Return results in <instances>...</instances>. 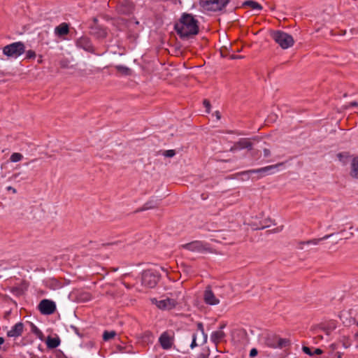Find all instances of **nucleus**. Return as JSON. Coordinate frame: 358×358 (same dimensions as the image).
<instances>
[{
	"label": "nucleus",
	"instance_id": "obj_30",
	"mask_svg": "<svg viewBox=\"0 0 358 358\" xmlns=\"http://www.w3.org/2000/svg\"><path fill=\"white\" fill-rule=\"evenodd\" d=\"M203 106L206 108V112L209 113L210 110V103L208 99H204L203 101Z\"/></svg>",
	"mask_w": 358,
	"mask_h": 358
},
{
	"label": "nucleus",
	"instance_id": "obj_4",
	"mask_svg": "<svg viewBox=\"0 0 358 358\" xmlns=\"http://www.w3.org/2000/svg\"><path fill=\"white\" fill-rule=\"evenodd\" d=\"M160 279V275L155 270L148 269L142 273V285L149 288L155 287Z\"/></svg>",
	"mask_w": 358,
	"mask_h": 358
},
{
	"label": "nucleus",
	"instance_id": "obj_51",
	"mask_svg": "<svg viewBox=\"0 0 358 358\" xmlns=\"http://www.w3.org/2000/svg\"><path fill=\"white\" fill-rule=\"evenodd\" d=\"M230 1V0H225V6L227 5V3Z\"/></svg>",
	"mask_w": 358,
	"mask_h": 358
},
{
	"label": "nucleus",
	"instance_id": "obj_42",
	"mask_svg": "<svg viewBox=\"0 0 358 358\" xmlns=\"http://www.w3.org/2000/svg\"><path fill=\"white\" fill-rule=\"evenodd\" d=\"M358 106V103L357 101H352L349 103V107H356Z\"/></svg>",
	"mask_w": 358,
	"mask_h": 358
},
{
	"label": "nucleus",
	"instance_id": "obj_19",
	"mask_svg": "<svg viewBox=\"0 0 358 358\" xmlns=\"http://www.w3.org/2000/svg\"><path fill=\"white\" fill-rule=\"evenodd\" d=\"M222 329H224V324H220V330L213 331L211 334V341L215 345L222 342L224 338V332L222 331Z\"/></svg>",
	"mask_w": 358,
	"mask_h": 358
},
{
	"label": "nucleus",
	"instance_id": "obj_13",
	"mask_svg": "<svg viewBox=\"0 0 358 358\" xmlns=\"http://www.w3.org/2000/svg\"><path fill=\"white\" fill-rule=\"evenodd\" d=\"M177 304L178 302L176 300L171 298H166L157 301V306L162 310H171L176 308Z\"/></svg>",
	"mask_w": 358,
	"mask_h": 358
},
{
	"label": "nucleus",
	"instance_id": "obj_35",
	"mask_svg": "<svg viewBox=\"0 0 358 358\" xmlns=\"http://www.w3.org/2000/svg\"><path fill=\"white\" fill-rule=\"evenodd\" d=\"M212 116L215 117L216 120H220L222 117L221 113L218 110H216L214 113H213Z\"/></svg>",
	"mask_w": 358,
	"mask_h": 358
},
{
	"label": "nucleus",
	"instance_id": "obj_36",
	"mask_svg": "<svg viewBox=\"0 0 358 358\" xmlns=\"http://www.w3.org/2000/svg\"><path fill=\"white\" fill-rule=\"evenodd\" d=\"M258 354V351L256 348H252L251 349L250 352V357H255V356H257Z\"/></svg>",
	"mask_w": 358,
	"mask_h": 358
},
{
	"label": "nucleus",
	"instance_id": "obj_8",
	"mask_svg": "<svg viewBox=\"0 0 358 358\" xmlns=\"http://www.w3.org/2000/svg\"><path fill=\"white\" fill-rule=\"evenodd\" d=\"M76 45L78 48L83 49L86 52L96 54L95 48L92 45L91 40L87 36H83L78 38L76 41Z\"/></svg>",
	"mask_w": 358,
	"mask_h": 358
},
{
	"label": "nucleus",
	"instance_id": "obj_16",
	"mask_svg": "<svg viewBox=\"0 0 358 358\" xmlns=\"http://www.w3.org/2000/svg\"><path fill=\"white\" fill-rule=\"evenodd\" d=\"M24 324L21 322L16 323L10 331L7 332L8 337H19L22 336L24 331Z\"/></svg>",
	"mask_w": 358,
	"mask_h": 358
},
{
	"label": "nucleus",
	"instance_id": "obj_7",
	"mask_svg": "<svg viewBox=\"0 0 358 358\" xmlns=\"http://www.w3.org/2000/svg\"><path fill=\"white\" fill-rule=\"evenodd\" d=\"M200 5L205 10L217 11L224 7V0H200Z\"/></svg>",
	"mask_w": 358,
	"mask_h": 358
},
{
	"label": "nucleus",
	"instance_id": "obj_46",
	"mask_svg": "<svg viewBox=\"0 0 358 358\" xmlns=\"http://www.w3.org/2000/svg\"><path fill=\"white\" fill-rule=\"evenodd\" d=\"M42 62H43L42 56H41V55H40V56H39V59H38V64H41V63H42Z\"/></svg>",
	"mask_w": 358,
	"mask_h": 358
},
{
	"label": "nucleus",
	"instance_id": "obj_12",
	"mask_svg": "<svg viewBox=\"0 0 358 358\" xmlns=\"http://www.w3.org/2000/svg\"><path fill=\"white\" fill-rule=\"evenodd\" d=\"M94 24L92 26V34L98 38H105L107 36V31L105 28L97 24L98 20L94 18Z\"/></svg>",
	"mask_w": 358,
	"mask_h": 358
},
{
	"label": "nucleus",
	"instance_id": "obj_22",
	"mask_svg": "<svg viewBox=\"0 0 358 358\" xmlns=\"http://www.w3.org/2000/svg\"><path fill=\"white\" fill-rule=\"evenodd\" d=\"M350 176L358 178V157H354L352 160Z\"/></svg>",
	"mask_w": 358,
	"mask_h": 358
},
{
	"label": "nucleus",
	"instance_id": "obj_37",
	"mask_svg": "<svg viewBox=\"0 0 358 358\" xmlns=\"http://www.w3.org/2000/svg\"><path fill=\"white\" fill-rule=\"evenodd\" d=\"M270 155H271V151L267 148H264V156L265 157H268Z\"/></svg>",
	"mask_w": 358,
	"mask_h": 358
},
{
	"label": "nucleus",
	"instance_id": "obj_40",
	"mask_svg": "<svg viewBox=\"0 0 358 358\" xmlns=\"http://www.w3.org/2000/svg\"><path fill=\"white\" fill-rule=\"evenodd\" d=\"M6 189H7L8 191H11L13 194H16L17 193L16 189H15L14 187H13L11 186L7 187Z\"/></svg>",
	"mask_w": 358,
	"mask_h": 358
},
{
	"label": "nucleus",
	"instance_id": "obj_24",
	"mask_svg": "<svg viewBox=\"0 0 358 358\" xmlns=\"http://www.w3.org/2000/svg\"><path fill=\"white\" fill-rule=\"evenodd\" d=\"M332 235H333V234H329V235H326V236H323L322 238H314V239H312V240H310V241H306V242H300L299 244L300 245H303V244L317 245L321 241L327 240L329 237H331Z\"/></svg>",
	"mask_w": 358,
	"mask_h": 358
},
{
	"label": "nucleus",
	"instance_id": "obj_49",
	"mask_svg": "<svg viewBox=\"0 0 358 358\" xmlns=\"http://www.w3.org/2000/svg\"><path fill=\"white\" fill-rule=\"evenodd\" d=\"M19 174H20V173H15V174L13 176V178H15H15H17V176H19Z\"/></svg>",
	"mask_w": 358,
	"mask_h": 358
},
{
	"label": "nucleus",
	"instance_id": "obj_41",
	"mask_svg": "<svg viewBox=\"0 0 358 358\" xmlns=\"http://www.w3.org/2000/svg\"><path fill=\"white\" fill-rule=\"evenodd\" d=\"M229 58L231 59H241V58H243L242 56H240V55H229Z\"/></svg>",
	"mask_w": 358,
	"mask_h": 358
},
{
	"label": "nucleus",
	"instance_id": "obj_15",
	"mask_svg": "<svg viewBox=\"0 0 358 358\" xmlns=\"http://www.w3.org/2000/svg\"><path fill=\"white\" fill-rule=\"evenodd\" d=\"M182 247L187 250L192 252H202L205 250V247L201 241H195L185 245H182Z\"/></svg>",
	"mask_w": 358,
	"mask_h": 358
},
{
	"label": "nucleus",
	"instance_id": "obj_52",
	"mask_svg": "<svg viewBox=\"0 0 358 358\" xmlns=\"http://www.w3.org/2000/svg\"><path fill=\"white\" fill-rule=\"evenodd\" d=\"M31 358H38L36 355H32Z\"/></svg>",
	"mask_w": 358,
	"mask_h": 358
},
{
	"label": "nucleus",
	"instance_id": "obj_6",
	"mask_svg": "<svg viewBox=\"0 0 358 358\" xmlns=\"http://www.w3.org/2000/svg\"><path fill=\"white\" fill-rule=\"evenodd\" d=\"M38 309L42 315H51L56 310V304L50 299H43L39 303Z\"/></svg>",
	"mask_w": 358,
	"mask_h": 358
},
{
	"label": "nucleus",
	"instance_id": "obj_53",
	"mask_svg": "<svg viewBox=\"0 0 358 358\" xmlns=\"http://www.w3.org/2000/svg\"><path fill=\"white\" fill-rule=\"evenodd\" d=\"M338 157L339 158H341V157H342V154H341V153L338 154Z\"/></svg>",
	"mask_w": 358,
	"mask_h": 358
},
{
	"label": "nucleus",
	"instance_id": "obj_9",
	"mask_svg": "<svg viewBox=\"0 0 358 358\" xmlns=\"http://www.w3.org/2000/svg\"><path fill=\"white\" fill-rule=\"evenodd\" d=\"M284 162H280L277 164L267 166L257 169H251L247 171L248 173H260L262 176H266L274 173L278 171L279 166H282Z\"/></svg>",
	"mask_w": 358,
	"mask_h": 358
},
{
	"label": "nucleus",
	"instance_id": "obj_32",
	"mask_svg": "<svg viewBox=\"0 0 358 358\" xmlns=\"http://www.w3.org/2000/svg\"><path fill=\"white\" fill-rule=\"evenodd\" d=\"M302 350H303L304 353H306V354H307L308 355H310V356L313 355V352L311 351L310 348L306 347V346H303Z\"/></svg>",
	"mask_w": 358,
	"mask_h": 358
},
{
	"label": "nucleus",
	"instance_id": "obj_21",
	"mask_svg": "<svg viewBox=\"0 0 358 358\" xmlns=\"http://www.w3.org/2000/svg\"><path fill=\"white\" fill-rule=\"evenodd\" d=\"M243 7H250L252 10H261L262 9V6L253 0H248L244 1L242 3Z\"/></svg>",
	"mask_w": 358,
	"mask_h": 358
},
{
	"label": "nucleus",
	"instance_id": "obj_27",
	"mask_svg": "<svg viewBox=\"0 0 358 358\" xmlns=\"http://www.w3.org/2000/svg\"><path fill=\"white\" fill-rule=\"evenodd\" d=\"M23 156L22 154L18 152H14L10 155V160L12 162H20L22 159Z\"/></svg>",
	"mask_w": 358,
	"mask_h": 358
},
{
	"label": "nucleus",
	"instance_id": "obj_48",
	"mask_svg": "<svg viewBox=\"0 0 358 358\" xmlns=\"http://www.w3.org/2000/svg\"><path fill=\"white\" fill-rule=\"evenodd\" d=\"M282 226H281V227H278V228H277V230H276V231H275V232H278V231H282Z\"/></svg>",
	"mask_w": 358,
	"mask_h": 358
},
{
	"label": "nucleus",
	"instance_id": "obj_5",
	"mask_svg": "<svg viewBox=\"0 0 358 358\" xmlns=\"http://www.w3.org/2000/svg\"><path fill=\"white\" fill-rule=\"evenodd\" d=\"M248 337L244 329H234L231 332V342L238 348H243L248 343Z\"/></svg>",
	"mask_w": 358,
	"mask_h": 358
},
{
	"label": "nucleus",
	"instance_id": "obj_44",
	"mask_svg": "<svg viewBox=\"0 0 358 358\" xmlns=\"http://www.w3.org/2000/svg\"><path fill=\"white\" fill-rule=\"evenodd\" d=\"M223 47H222L220 50V55L222 57H224V50H223Z\"/></svg>",
	"mask_w": 358,
	"mask_h": 358
},
{
	"label": "nucleus",
	"instance_id": "obj_43",
	"mask_svg": "<svg viewBox=\"0 0 358 358\" xmlns=\"http://www.w3.org/2000/svg\"><path fill=\"white\" fill-rule=\"evenodd\" d=\"M117 244L116 242H113V243H103V246H109V245H115Z\"/></svg>",
	"mask_w": 358,
	"mask_h": 358
},
{
	"label": "nucleus",
	"instance_id": "obj_26",
	"mask_svg": "<svg viewBox=\"0 0 358 358\" xmlns=\"http://www.w3.org/2000/svg\"><path fill=\"white\" fill-rule=\"evenodd\" d=\"M116 335V333L113 331H105L103 334V339L104 341H109L111 338H113Z\"/></svg>",
	"mask_w": 358,
	"mask_h": 358
},
{
	"label": "nucleus",
	"instance_id": "obj_2",
	"mask_svg": "<svg viewBox=\"0 0 358 358\" xmlns=\"http://www.w3.org/2000/svg\"><path fill=\"white\" fill-rule=\"evenodd\" d=\"M272 38L282 49H287L294 43L293 37L282 31H274Z\"/></svg>",
	"mask_w": 358,
	"mask_h": 358
},
{
	"label": "nucleus",
	"instance_id": "obj_39",
	"mask_svg": "<svg viewBox=\"0 0 358 358\" xmlns=\"http://www.w3.org/2000/svg\"><path fill=\"white\" fill-rule=\"evenodd\" d=\"M322 353V350L320 348H316L313 352V355H321Z\"/></svg>",
	"mask_w": 358,
	"mask_h": 358
},
{
	"label": "nucleus",
	"instance_id": "obj_29",
	"mask_svg": "<svg viewBox=\"0 0 358 358\" xmlns=\"http://www.w3.org/2000/svg\"><path fill=\"white\" fill-rule=\"evenodd\" d=\"M163 155L166 157H173L176 155V151L174 150H165Z\"/></svg>",
	"mask_w": 358,
	"mask_h": 358
},
{
	"label": "nucleus",
	"instance_id": "obj_3",
	"mask_svg": "<svg viewBox=\"0 0 358 358\" xmlns=\"http://www.w3.org/2000/svg\"><path fill=\"white\" fill-rule=\"evenodd\" d=\"M25 52V45L21 42H14L3 48V53L8 57L17 58Z\"/></svg>",
	"mask_w": 358,
	"mask_h": 358
},
{
	"label": "nucleus",
	"instance_id": "obj_11",
	"mask_svg": "<svg viewBox=\"0 0 358 358\" xmlns=\"http://www.w3.org/2000/svg\"><path fill=\"white\" fill-rule=\"evenodd\" d=\"M159 343L164 350L171 349L173 344V336L168 331H164L159 336Z\"/></svg>",
	"mask_w": 358,
	"mask_h": 358
},
{
	"label": "nucleus",
	"instance_id": "obj_17",
	"mask_svg": "<svg viewBox=\"0 0 358 358\" xmlns=\"http://www.w3.org/2000/svg\"><path fill=\"white\" fill-rule=\"evenodd\" d=\"M203 299L205 303L209 305H216L219 303V299L215 297L212 290L209 288L205 290Z\"/></svg>",
	"mask_w": 358,
	"mask_h": 358
},
{
	"label": "nucleus",
	"instance_id": "obj_50",
	"mask_svg": "<svg viewBox=\"0 0 358 358\" xmlns=\"http://www.w3.org/2000/svg\"><path fill=\"white\" fill-rule=\"evenodd\" d=\"M336 358H342V355L341 353H338Z\"/></svg>",
	"mask_w": 358,
	"mask_h": 358
},
{
	"label": "nucleus",
	"instance_id": "obj_18",
	"mask_svg": "<svg viewBox=\"0 0 358 358\" xmlns=\"http://www.w3.org/2000/svg\"><path fill=\"white\" fill-rule=\"evenodd\" d=\"M69 33V24L62 22L55 28V34L59 37L67 35Z\"/></svg>",
	"mask_w": 358,
	"mask_h": 358
},
{
	"label": "nucleus",
	"instance_id": "obj_31",
	"mask_svg": "<svg viewBox=\"0 0 358 358\" xmlns=\"http://www.w3.org/2000/svg\"><path fill=\"white\" fill-rule=\"evenodd\" d=\"M196 334H193L192 335V341L191 343V345H190V347L191 348H194V347L197 346V343H196Z\"/></svg>",
	"mask_w": 358,
	"mask_h": 358
},
{
	"label": "nucleus",
	"instance_id": "obj_14",
	"mask_svg": "<svg viewBox=\"0 0 358 358\" xmlns=\"http://www.w3.org/2000/svg\"><path fill=\"white\" fill-rule=\"evenodd\" d=\"M273 338L275 340V342H270L268 340L267 341L268 346L273 348H282L290 345V341L289 339L281 338H279L278 336H273Z\"/></svg>",
	"mask_w": 358,
	"mask_h": 358
},
{
	"label": "nucleus",
	"instance_id": "obj_54",
	"mask_svg": "<svg viewBox=\"0 0 358 358\" xmlns=\"http://www.w3.org/2000/svg\"><path fill=\"white\" fill-rule=\"evenodd\" d=\"M357 326H358V322H357Z\"/></svg>",
	"mask_w": 358,
	"mask_h": 358
},
{
	"label": "nucleus",
	"instance_id": "obj_34",
	"mask_svg": "<svg viewBox=\"0 0 358 358\" xmlns=\"http://www.w3.org/2000/svg\"><path fill=\"white\" fill-rule=\"evenodd\" d=\"M32 331H33L35 334H36V335H38V336H39V335H42V332L41 331V330H40V329H38L35 325H34V324L32 325Z\"/></svg>",
	"mask_w": 358,
	"mask_h": 358
},
{
	"label": "nucleus",
	"instance_id": "obj_1",
	"mask_svg": "<svg viewBox=\"0 0 358 358\" xmlns=\"http://www.w3.org/2000/svg\"><path fill=\"white\" fill-rule=\"evenodd\" d=\"M174 29L180 38L188 39L199 33V22L193 15L184 13L175 24Z\"/></svg>",
	"mask_w": 358,
	"mask_h": 358
},
{
	"label": "nucleus",
	"instance_id": "obj_28",
	"mask_svg": "<svg viewBox=\"0 0 358 358\" xmlns=\"http://www.w3.org/2000/svg\"><path fill=\"white\" fill-rule=\"evenodd\" d=\"M36 56V54L35 52V51L32 50H29L28 51H27L26 52V57L25 59H34Z\"/></svg>",
	"mask_w": 358,
	"mask_h": 358
},
{
	"label": "nucleus",
	"instance_id": "obj_23",
	"mask_svg": "<svg viewBox=\"0 0 358 358\" xmlns=\"http://www.w3.org/2000/svg\"><path fill=\"white\" fill-rule=\"evenodd\" d=\"M158 206V203L154 201H147L140 209H138L136 212H140L143 210H147L150 209L155 208Z\"/></svg>",
	"mask_w": 358,
	"mask_h": 358
},
{
	"label": "nucleus",
	"instance_id": "obj_10",
	"mask_svg": "<svg viewBox=\"0 0 358 358\" xmlns=\"http://www.w3.org/2000/svg\"><path fill=\"white\" fill-rule=\"evenodd\" d=\"M252 145V143L249 141V139L242 138L238 141L234 143L233 145H231L229 146V151L235 153L245 148L251 150Z\"/></svg>",
	"mask_w": 358,
	"mask_h": 358
},
{
	"label": "nucleus",
	"instance_id": "obj_20",
	"mask_svg": "<svg viewBox=\"0 0 358 358\" xmlns=\"http://www.w3.org/2000/svg\"><path fill=\"white\" fill-rule=\"evenodd\" d=\"M60 344V339L59 337L52 338L48 336L46 341L47 347L50 349H54L58 347Z\"/></svg>",
	"mask_w": 358,
	"mask_h": 358
},
{
	"label": "nucleus",
	"instance_id": "obj_38",
	"mask_svg": "<svg viewBox=\"0 0 358 358\" xmlns=\"http://www.w3.org/2000/svg\"><path fill=\"white\" fill-rule=\"evenodd\" d=\"M273 336H276L275 335H271L268 336L266 340V344L267 345V341L269 340L270 342H275V340L273 338Z\"/></svg>",
	"mask_w": 358,
	"mask_h": 358
},
{
	"label": "nucleus",
	"instance_id": "obj_47",
	"mask_svg": "<svg viewBox=\"0 0 358 358\" xmlns=\"http://www.w3.org/2000/svg\"><path fill=\"white\" fill-rule=\"evenodd\" d=\"M4 343V338L3 337H0V345H2Z\"/></svg>",
	"mask_w": 358,
	"mask_h": 358
},
{
	"label": "nucleus",
	"instance_id": "obj_25",
	"mask_svg": "<svg viewBox=\"0 0 358 358\" xmlns=\"http://www.w3.org/2000/svg\"><path fill=\"white\" fill-rule=\"evenodd\" d=\"M115 69L117 72L124 76H129L131 73V70L125 66L117 65L115 66Z\"/></svg>",
	"mask_w": 358,
	"mask_h": 358
},
{
	"label": "nucleus",
	"instance_id": "obj_45",
	"mask_svg": "<svg viewBox=\"0 0 358 358\" xmlns=\"http://www.w3.org/2000/svg\"><path fill=\"white\" fill-rule=\"evenodd\" d=\"M198 358H206V356L205 355V354L201 353L199 355Z\"/></svg>",
	"mask_w": 358,
	"mask_h": 358
},
{
	"label": "nucleus",
	"instance_id": "obj_33",
	"mask_svg": "<svg viewBox=\"0 0 358 358\" xmlns=\"http://www.w3.org/2000/svg\"><path fill=\"white\" fill-rule=\"evenodd\" d=\"M197 329L200 331V334L203 336H204V329H203V325L201 322L197 323Z\"/></svg>",
	"mask_w": 358,
	"mask_h": 358
}]
</instances>
